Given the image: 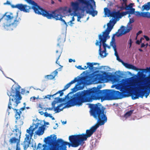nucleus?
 I'll return each instance as SVG.
<instances>
[{
  "mask_svg": "<svg viewBox=\"0 0 150 150\" xmlns=\"http://www.w3.org/2000/svg\"><path fill=\"white\" fill-rule=\"evenodd\" d=\"M150 9V3L148 2L145 4L142 7V11L144 10L148 11Z\"/></svg>",
  "mask_w": 150,
  "mask_h": 150,
  "instance_id": "obj_23",
  "label": "nucleus"
},
{
  "mask_svg": "<svg viewBox=\"0 0 150 150\" xmlns=\"http://www.w3.org/2000/svg\"><path fill=\"white\" fill-rule=\"evenodd\" d=\"M31 127V126L28 129L26 130L27 133H28L29 134L26 135V137L24 142V146L25 148H28L29 147V144L30 143V140L29 139V136L30 137L33 136V132L35 129L34 128L32 129Z\"/></svg>",
  "mask_w": 150,
  "mask_h": 150,
  "instance_id": "obj_11",
  "label": "nucleus"
},
{
  "mask_svg": "<svg viewBox=\"0 0 150 150\" xmlns=\"http://www.w3.org/2000/svg\"><path fill=\"white\" fill-rule=\"evenodd\" d=\"M142 33V31L141 30H139L138 31V33H137V36H138V35H139V34H141V33Z\"/></svg>",
  "mask_w": 150,
  "mask_h": 150,
  "instance_id": "obj_48",
  "label": "nucleus"
},
{
  "mask_svg": "<svg viewBox=\"0 0 150 150\" xmlns=\"http://www.w3.org/2000/svg\"><path fill=\"white\" fill-rule=\"evenodd\" d=\"M36 98L35 96L32 97L30 98V99L31 100L33 99V100H35L36 99Z\"/></svg>",
  "mask_w": 150,
  "mask_h": 150,
  "instance_id": "obj_56",
  "label": "nucleus"
},
{
  "mask_svg": "<svg viewBox=\"0 0 150 150\" xmlns=\"http://www.w3.org/2000/svg\"><path fill=\"white\" fill-rule=\"evenodd\" d=\"M116 23V20L112 18L110 21L109 23L107 24V27L106 29L103 32V34L108 36L109 35L110 32L112 29L113 26Z\"/></svg>",
  "mask_w": 150,
  "mask_h": 150,
  "instance_id": "obj_16",
  "label": "nucleus"
},
{
  "mask_svg": "<svg viewBox=\"0 0 150 150\" xmlns=\"http://www.w3.org/2000/svg\"><path fill=\"white\" fill-rule=\"evenodd\" d=\"M57 103L56 101L55 100L52 103V107H53V108H54L55 107V104Z\"/></svg>",
  "mask_w": 150,
  "mask_h": 150,
  "instance_id": "obj_38",
  "label": "nucleus"
},
{
  "mask_svg": "<svg viewBox=\"0 0 150 150\" xmlns=\"http://www.w3.org/2000/svg\"><path fill=\"white\" fill-rule=\"evenodd\" d=\"M145 45L144 44V43H142L141 44V47H145Z\"/></svg>",
  "mask_w": 150,
  "mask_h": 150,
  "instance_id": "obj_54",
  "label": "nucleus"
},
{
  "mask_svg": "<svg viewBox=\"0 0 150 150\" xmlns=\"http://www.w3.org/2000/svg\"><path fill=\"white\" fill-rule=\"evenodd\" d=\"M8 13V12H6L0 19V26H3L6 30L10 28L11 25L16 26L19 23L21 20L18 17L17 14L14 15L12 13L7 15Z\"/></svg>",
  "mask_w": 150,
  "mask_h": 150,
  "instance_id": "obj_5",
  "label": "nucleus"
},
{
  "mask_svg": "<svg viewBox=\"0 0 150 150\" xmlns=\"http://www.w3.org/2000/svg\"><path fill=\"white\" fill-rule=\"evenodd\" d=\"M18 130V129H15V131L16 132H17Z\"/></svg>",
  "mask_w": 150,
  "mask_h": 150,
  "instance_id": "obj_64",
  "label": "nucleus"
},
{
  "mask_svg": "<svg viewBox=\"0 0 150 150\" xmlns=\"http://www.w3.org/2000/svg\"><path fill=\"white\" fill-rule=\"evenodd\" d=\"M78 81L79 80L78 79H77V78H75L74 80L71 81L70 82L66 84L64 88L62 90L59 91L56 93H55L52 95H47V96H45V97L44 98H47L50 100V98L51 97H53L54 96L59 93L60 94L59 96H62L64 93L63 92V91H64L66 90L70 86L71 84H73L74 83H75L77 81Z\"/></svg>",
  "mask_w": 150,
  "mask_h": 150,
  "instance_id": "obj_10",
  "label": "nucleus"
},
{
  "mask_svg": "<svg viewBox=\"0 0 150 150\" xmlns=\"http://www.w3.org/2000/svg\"><path fill=\"white\" fill-rule=\"evenodd\" d=\"M14 106H12V108L14 111H16L15 117L16 118V122L18 120H19L21 117V115L22 114L21 110H19L18 109H16L13 108Z\"/></svg>",
  "mask_w": 150,
  "mask_h": 150,
  "instance_id": "obj_18",
  "label": "nucleus"
},
{
  "mask_svg": "<svg viewBox=\"0 0 150 150\" xmlns=\"http://www.w3.org/2000/svg\"><path fill=\"white\" fill-rule=\"evenodd\" d=\"M74 16H73L71 20L69 21V22L72 23V21H74Z\"/></svg>",
  "mask_w": 150,
  "mask_h": 150,
  "instance_id": "obj_46",
  "label": "nucleus"
},
{
  "mask_svg": "<svg viewBox=\"0 0 150 150\" xmlns=\"http://www.w3.org/2000/svg\"><path fill=\"white\" fill-rule=\"evenodd\" d=\"M122 64L126 68L129 69H131L136 71H137L139 70V69L137 68L135 66L131 64L124 62Z\"/></svg>",
  "mask_w": 150,
  "mask_h": 150,
  "instance_id": "obj_20",
  "label": "nucleus"
},
{
  "mask_svg": "<svg viewBox=\"0 0 150 150\" xmlns=\"http://www.w3.org/2000/svg\"><path fill=\"white\" fill-rule=\"evenodd\" d=\"M133 4H134L131 3L128 5H126L125 8H124L123 7H122V10H123L125 9V10L129 11L131 8H132Z\"/></svg>",
  "mask_w": 150,
  "mask_h": 150,
  "instance_id": "obj_25",
  "label": "nucleus"
},
{
  "mask_svg": "<svg viewBox=\"0 0 150 150\" xmlns=\"http://www.w3.org/2000/svg\"><path fill=\"white\" fill-rule=\"evenodd\" d=\"M90 113L91 115L98 120L97 123L91 127L89 129L86 130V133L69 136V139L70 142L64 141L62 139H58L56 141V135H51L45 138L44 141L48 143L52 146L47 149L44 147L42 150H67L66 145L69 147H77L79 145L82 146L86 141L87 138L91 137L96 132L99 125H104L107 121V118L106 112H104V108L100 103L95 104H90Z\"/></svg>",
  "mask_w": 150,
  "mask_h": 150,
  "instance_id": "obj_1",
  "label": "nucleus"
},
{
  "mask_svg": "<svg viewBox=\"0 0 150 150\" xmlns=\"http://www.w3.org/2000/svg\"><path fill=\"white\" fill-rule=\"evenodd\" d=\"M11 6L13 8H16L21 11H23L25 13H29L32 9L31 7L26 4H18L16 5L11 4Z\"/></svg>",
  "mask_w": 150,
  "mask_h": 150,
  "instance_id": "obj_13",
  "label": "nucleus"
},
{
  "mask_svg": "<svg viewBox=\"0 0 150 150\" xmlns=\"http://www.w3.org/2000/svg\"><path fill=\"white\" fill-rule=\"evenodd\" d=\"M128 14H129L128 11L122 12L120 13V18L122 16L126 15Z\"/></svg>",
  "mask_w": 150,
  "mask_h": 150,
  "instance_id": "obj_35",
  "label": "nucleus"
},
{
  "mask_svg": "<svg viewBox=\"0 0 150 150\" xmlns=\"http://www.w3.org/2000/svg\"><path fill=\"white\" fill-rule=\"evenodd\" d=\"M100 88L94 87L89 90H84L78 92L71 97L70 99L68 101L67 105L60 109V107L64 105V103H61L54 108V110L55 111V113H58L67 107L75 105L81 106L83 103L97 98L103 100L116 99L114 90H100Z\"/></svg>",
  "mask_w": 150,
  "mask_h": 150,
  "instance_id": "obj_2",
  "label": "nucleus"
},
{
  "mask_svg": "<svg viewBox=\"0 0 150 150\" xmlns=\"http://www.w3.org/2000/svg\"><path fill=\"white\" fill-rule=\"evenodd\" d=\"M76 67L78 69L82 70L83 68L81 67V66L79 65Z\"/></svg>",
  "mask_w": 150,
  "mask_h": 150,
  "instance_id": "obj_42",
  "label": "nucleus"
},
{
  "mask_svg": "<svg viewBox=\"0 0 150 150\" xmlns=\"http://www.w3.org/2000/svg\"><path fill=\"white\" fill-rule=\"evenodd\" d=\"M4 4L11 5V4L10 2L8 1H7L6 3H4Z\"/></svg>",
  "mask_w": 150,
  "mask_h": 150,
  "instance_id": "obj_47",
  "label": "nucleus"
},
{
  "mask_svg": "<svg viewBox=\"0 0 150 150\" xmlns=\"http://www.w3.org/2000/svg\"><path fill=\"white\" fill-rule=\"evenodd\" d=\"M139 70L142 71V72H150V67L149 68L147 67L146 69H139Z\"/></svg>",
  "mask_w": 150,
  "mask_h": 150,
  "instance_id": "obj_30",
  "label": "nucleus"
},
{
  "mask_svg": "<svg viewBox=\"0 0 150 150\" xmlns=\"http://www.w3.org/2000/svg\"><path fill=\"white\" fill-rule=\"evenodd\" d=\"M78 1L81 3L86 6V8L88 9L86 11L87 13L91 15L93 17L97 15V11H96L94 10L93 6L89 1H91L93 2L94 4L95 5V2L94 0H78Z\"/></svg>",
  "mask_w": 150,
  "mask_h": 150,
  "instance_id": "obj_8",
  "label": "nucleus"
},
{
  "mask_svg": "<svg viewBox=\"0 0 150 150\" xmlns=\"http://www.w3.org/2000/svg\"><path fill=\"white\" fill-rule=\"evenodd\" d=\"M41 144L40 143L38 144V146H37V148H39L41 147Z\"/></svg>",
  "mask_w": 150,
  "mask_h": 150,
  "instance_id": "obj_51",
  "label": "nucleus"
},
{
  "mask_svg": "<svg viewBox=\"0 0 150 150\" xmlns=\"http://www.w3.org/2000/svg\"><path fill=\"white\" fill-rule=\"evenodd\" d=\"M141 12H140L138 11L135 12V15L137 16H141Z\"/></svg>",
  "mask_w": 150,
  "mask_h": 150,
  "instance_id": "obj_36",
  "label": "nucleus"
},
{
  "mask_svg": "<svg viewBox=\"0 0 150 150\" xmlns=\"http://www.w3.org/2000/svg\"><path fill=\"white\" fill-rule=\"evenodd\" d=\"M144 37L146 39V41H148L150 39L147 36L144 35Z\"/></svg>",
  "mask_w": 150,
  "mask_h": 150,
  "instance_id": "obj_40",
  "label": "nucleus"
},
{
  "mask_svg": "<svg viewBox=\"0 0 150 150\" xmlns=\"http://www.w3.org/2000/svg\"><path fill=\"white\" fill-rule=\"evenodd\" d=\"M142 39H144V38H142L140 39V40H139V41L140 42V43H141L142 42Z\"/></svg>",
  "mask_w": 150,
  "mask_h": 150,
  "instance_id": "obj_60",
  "label": "nucleus"
},
{
  "mask_svg": "<svg viewBox=\"0 0 150 150\" xmlns=\"http://www.w3.org/2000/svg\"><path fill=\"white\" fill-rule=\"evenodd\" d=\"M129 44L130 45L129 47H130L132 45V39H130L129 40Z\"/></svg>",
  "mask_w": 150,
  "mask_h": 150,
  "instance_id": "obj_44",
  "label": "nucleus"
},
{
  "mask_svg": "<svg viewBox=\"0 0 150 150\" xmlns=\"http://www.w3.org/2000/svg\"><path fill=\"white\" fill-rule=\"evenodd\" d=\"M50 114H48L47 113V112H45L44 113V116L46 117H49L50 115Z\"/></svg>",
  "mask_w": 150,
  "mask_h": 150,
  "instance_id": "obj_39",
  "label": "nucleus"
},
{
  "mask_svg": "<svg viewBox=\"0 0 150 150\" xmlns=\"http://www.w3.org/2000/svg\"><path fill=\"white\" fill-rule=\"evenodd\" d=\"M72 61H73V59H69V62H72Z\"/></svg>",
  "mask_w": 150,
  "mask_h": 150,
  "instance_id": "obj_58",
  "label": "nucleus"
},
{
  "mask_svg": "<svg viewBox=\"0 0 150 150\" xmlns=\"http://www.w3.org/2000/svg\"><path fill=\"white\" fill-rule=\"evenodd\" d=\"M28 3L33 5V9L35 13L42 15L48 19H54L56 20L57 16L59 15L58 13L59 10L53 11H47L40 7L38 4L33 0H24Z\"/></svg>",
  "mask_w": 150,
  "mask_h": 150,
  "instance_id": "obj_4",
  "label": "nucleus"
},
{
  "mask_svg": "<svg viewBox=\"0 0 150 150\" xmlns=\"http://www.w3.org/2000/svg\"><path fill=\"white\" fill-rule=\"evenodd\" d=\"M39 113L41 115H43V114H44V112L42 111H40L39 112Z\"/></svg>",
  "mask_w": 150,
  "mask_h": 150,
  "instance_id": "obj_57",
  "label": "nucleus"
},
{
  "mask_svg": "<svg viewBox=\"0 0 150 150\" xmlns=\"http://www.w3.org/2000/svg\"><path fill=\"white\" fill-rule=\"evenodd\" d=\"M127 0H125V1L123 2L122 3V6L120 7V8L121 10H122V7H123L124 8H125L127 5Z\"/></svg>",
  "mask_w": 150,
  "mask_h": 150,
  "instance_id": "obj_33",
  "label": "nucleus"
},
{
  "mask_svg": "<svg viewBox=\"0 0 150 150\" xmlns=\"http://www.w3.org/2000/svg\"><path fill=\"white\" fill-rule=\"evenodd\" d=\"M134 22V20L133 18L129 19V22L128 23L127 27L125 28L124 26H122L121 27V29L120 30V33L117 34V36L119 37L122 35L125 34L129 33L130 30L132 29V25L131 23Z\"/></svg>",
  "mask_w": 150,
  "mask_h": 150,
  "instance_id": "obj_9",
  "label": "nucleus"
},
{
  "mask_svg": "<svg viewBox=\"0 0 150 150\" xmlns=\"http://www.w3.org/2000/svg\"><path fill=\"white\" fill-rule=\"evenodd\" d=\"M71 5L72 10L74 12L77 11L79 9V4L78 2H72L71 3Z\"/></svg>",
  "mask_w": 150,
  "mask_h": 150,
  "instance_id": "obj_19",
  "label": "nucleus"
},
{
  "mask_svg": "<svg viewBox=\"0 0 150 150\" xmlns=\"http://www.w3.org/2000/svg\"><path fill=\"white\" fill-rule=\"evenodd\" d=\"M133 111L134 110H131L126 112L124 115V117H128L130 116L132 113Z\"/></svg>",
  "mask_w": 150,
  "mask_h": 150,
  "instance_id": "obj_27",
  "label": "nucleus"
},
{
  "mask_svg": "<svg viewBox=\"0 0 150 150\" xmlns=\"http://www.w3.org/2000/svg\"><path fill=\"white\" fill-rule=\"evenodd\" d=\"M92 63H93V65H96L97 64V63H94V62H92Z\"/></svg>",
  "mask_w": 150,
  "mask_h": 150,
  "instance_id": "obj_61",
  "label": "nucleus"
},
{
  "mask_svg": "<svg viewBox=\"0 0 150 150\" xmlns=\"http://www.w3.org/2000/svg\"><path fill=\"white\" fill-rule=\"evenodd\" d=\"M16 150H21V149L19 147H18L17 146Z\"/></svg>",
  "mask_w": 150,
  "mask_h": 150,
  "instance_id": "obj_59",
  "label": "nucleus"
},
{
  "mask_svg": "<svg viewBox=\"0 0 150 150\" xmlns=\"http://www.w3.org/2000/svg\"><path fill=\"white\" fill-rule=\"evenodd\" d=\"M54 74L55 76L57 74L58 72L56 70H55L54 72Z\"/></svg>",
  "mask_w": 150,
  "mask_h": 150,
  "instance_id": "obj_53",
  "label": "nucleus"
},
{
  "mask_svg": "<svg viewBox=\"0 0 150 150\" xmlns=\"http://www.w3.org/2000/svg\"><path fill=\"white\" fill-rule=\"evenodd\" d=\"M58 41L59 42V43L57 44V46L59 48L60 51L59 52L58 50H56L55 56L57 57V60L56 62V63L59 64V62H58V61L59 59V57L61 56L62 50V47H61V46L62 45V44L61 43H63L65 42V38L64 37L63 38L61 37L60 38L58 39Z\"/></svg>",
  "mask_w": 150,
  "mask_h": 150,
  "instance_id": "obj_15",
  "label": "nucleus"
},
{
  "mask_svg": "<svg viewBox=\"0 0 150 150\" xmlns=\"http://www.w3.org/2000/svg\"><path fill=\"white\" fill-rule=\"evenodd\" d=\"M139 51L140 52H142L143 51V50L142 49H139Z\"/></svg>",
  "mask_w": 150,
  "mask_h": 150,
  "instance_id": "obj_63",
  "label": "nucleus"
},
{
  "mask_svg": "<svg viewBox=\"0 0 150 150\" xmlns=\"http://www.w3.org/2000/svg\"><path fill=\"white\" fill-rule=\"evenodd\" d=\"M110 36L100 34L98 35V38L100 41L96 40V45L99 46V54L102 58L105 57L108 54L106 53V47L108 45L105 43L107 40L110 38Z\"/></svg>",
  "mask_w": 150,
  "mask_h": 150,
  "instance_id": "obj_7",
  "label": "nucleus"
},
{
  "mask_svg": "<svg viewBox=\"0 0 150 150\" xmlns=\"http://www.w3.org/2000/svg\"><path fill=\"white\" fill-rule=\"evenodd\" d=\"M110 45L113 47L114 50L116 49V43L114 41H113L112 40V41L110 42Z\"/></svg>",
  "mask_w": 150,
  "mask_h": 150,
  "instance_id": "obj_31",
  "label": "nucleus"
},
{
  "mask_svg": "<svg viewBox=\"0 0 150 150\" xmlns=\"http://www.w3.org/2000/svg\"><path fill=\"white\" fill-rule=\"evenodd\" d=\"M55 77V76H53L52 75H47L45 76V78L47 80H52Z\"/></svg>",
  "mask_w": 150,
  "mask_h": 150,
  "instance_id": "obj_29",
  "label": "nucleus"
},
{
  "mask_svg": "<svg viewBox=\"0 0 150 150\" xmlns=\"http://www.w3.org/2000/svg\"><path fill=\"white\" fill-rule=\"evenodd\" d=\"M25 108V106L24 105L23 107L21 108L19 110H21V111H23L24 110Z\"/></svg>",
  "mask_w": 150,
  "mask_h": 150,
  "instance_id": "obj_43",
  "label": "nucleus"
},
{
  "mask_svg": "<svg viewBox=\"0 0 150 150\" xmlns=\"http://www.w3.org/2000/svg\"><path fill=\"white\" fill-rule=\"evenodd\" d=\"M135 9L132 7V8H131L129 11H128L129 13V14H133L135 12Z\"/></svg>",
  "mask_w": 150,
  "mask_h": 150,
  "instance_id": "obj_34",
  "label": "nucleus"
},
{
  "mask_svg": "<svg viewBox=\"0 0 150 150\" xmlns=\"http://www.w3.org/2000/svg\"><path fill=\"white\" fill-rule=\"evenodd\" d=\"M88 78L90 81L95 83H100L102 81V75L93 72L89 75Z\"/></svg>",
  "mask_w": 150,
  "mask_h": 150,
  "instance_id": "obj_12",
  "label": "nucleus"
},
{
  "mask_svg": "<svg viewBox=\"0 0 150 150\" xmlns=\"http://www.w3.org/2000/svg\"><path fill=\"white\" fill-rule=\"evenodd\" d=\"M44 132V129L42 127H39L38 130L36 132V134L40 136L42 135Z\"/></svg>",
  "mask_w": 150,
  "mask_h": 150,
  "instance_id": "obj_24",
  "label": "nucleus"
},
{
  "mask_svg": "<svg viewBox=\"0 0 150 150\" xmlns=\"http://www.w3.org/2000/svg\"><path fill=\"white\" fill-rule=\"evenodd\" d=\"M114 50L115 51V55L116 56V57H117V56H118V54L117 53V49H114Z\"/></svg>",
  "mask_w": 150,
  "mask_h": 150,
  "instance_id": "obj_41",
  "label": "nucleus"
},
{
  "mask_svg": "<svg viewBox=\"0 0 150 150\" xmlns=\"http://www.w3.org/2000/svg\"><path fill=\"white\" fill-rule=\"evenodd\" d=\"M67 122L66 121L65 122L63 121V122H62V124H65Z\"/></svg>",
  "mask_w": 150,
  "mask_h": 150,
  "instance_id": "obj_62",
  "label": "nucleus"
},
{
  "mask_svg": "<svg viewBox=\"0 0 150 150\" xmlns=\"http://www.w3.org/2000/svg\"><path fill=\"white\" fill-rule=\"evenodd\" d=\"M58 13L59 15L57 16L56 18V20H60L63 22L64 24L66 25V26H67V23L64 20L62 19L63 16L62 14V13L61 11V10H59V12Z\"/></svg>",
  "mask_w": 150,
  "mask_h": 150,
  "instance_id": "obj_21",
  "label": "nucleus"
},
{
  "mask_svg": "<svg viewBox=\"0 0 150 150\" xmlns=\"http://www.w3.org/2000/svg\"><path fill=\"white\" fill-rule=\"evenodd\" d=\"M116 57L117 58V59L118 61L119 62H121L122 64H123V63L124 62L122 59H120V58L119 57V56H117V57Z\"/></svg>",
  "mask_w": 150,
  "mask_h": 150,
  "instance_id": "obj_37",
  "label": "nucleus"
},
{
  "mask_svg": "<svg viewBox=\"0 0 150 150\" xmlns=\"http://www.w3.org/2000/svg\"><path fill=\"white\" fill-rule=\"evenodd\" d=\"M136 43L137 44L139 45L141 43L139 41V40H137L136 41Z\"/></svg>",
  "mask_w": 150,
  "mask_h": 150,
  "instance_id": "obj_55",
  "label": "nucleus"
},
{
  "mask_svg": "<svg viewBox=\"0 0 150 150\" xmlns=\"http://www.w3.org/2000/svg\"><path fill=\"white\" fill-rule=\"evenodd\" d=\"M21 87L18 86L16 87L14 89L11 88V91H8L7 94L9 96H12L13 98H10L8 103L7 111L8 114L10 113L8 111L9 110L12 108V106L15 108L17 106L19 103H20V100L21 99L22 97L20 94V89Z\"/></svg>",
  "mask_w": 150,
  "mask_h": 150,
  "instance_id": "obj_6",
  "label": "nucleus"
},
{
  "mask_svg": "<svg viewBox=\"0 0 150 150\" xmlns=\"http://www.w3.org/2000/svg\"><path fill=\"white\" fill-rule=\"evenodd\" d=\"M149 12H141V16L149 18Z\"/></svg>",
  "mask_w": 150,
  "mask_h": 150,
  "instance_id": "obj_28",
  "label": "nucleus"
},
{
  "mask_svg": "<svg viewBox=\"0 0 150 150\" xmlns=\"http://www.w3.org/2000/svg\"><path fill=\"white\" fill-rule=\"evenodd\" d=\"M82 68H83L82 70H85V69H87L88 68V66H84V67H82Z\"/></svg>",
  "mask_w": 150,
  "mask_h": 150,
  "instance_id": "obj_52",
  "label": "nucleus"
},
{
  "mask_svg": "<svg viewBox=\"0 0 150 150\" xmlns=\"http://www.w3.org/2000/svg\"><path fill=\"white\" fill-rule=\"evenodd\" d=\"M25 91L24 89H22L21 91V93L23 94H24L25 93Z\"/></svg>",
  "mask_w": 150,
  "mask_h": 150,
  "instance_id": "obj_49",
  "label": "nucleus"
},
{
  "mask_svg": "<svg viewBox=\"0 0 150 150\" xmlns=\"http://www.w3.org/2000/svg\"><path fill=\"white\" fill-rule=\"evenodd\" d=\"M54 108L53 107H52L51 108H47V109L48 110H52Z\"/></svg>",
  "mask_w": 150,
  "mask_h": 150,
  "instance_id": "obj_50",
  "label": "nucleus"
},
{
  "mask_svg": "<svg viewBox=\"0 0 150 150\" xmlns=\"http://www.w3.org/2000/svg\"><path fill=\"white\" fill-rule=\"evenodd\" d=\"M86 64L88 66V67L90 71H93V70L94 68L93 63H92L88 62Z\"/></svg>",
  "mask_w": 150,
  "mask_h": 150,
  "instance_id": "obj_26",
  "label": "nucleus"
},
{
  "mask_svg": "<svg viewBox=\"0 0 150 150\" xmlns=\"http://www.w3.org/2000/svg\"><path fill=\"white\" fill-rule=\"evenodd\" d=\"M120 91H114L116 99H121L127 96V94L132 92V98L133 100L141 98L144 96L146 98L149 95L150 90V77L139 78L136 82H124L120 85Z\"/></svg>",
  "mask_w": 150,
  "mask_h": 150,
  "instance_id": "obj_3",
  "label": "nucleus"
},
{
  "mask_svg": "<svg viewBox=\"0 0 150 150\" xmlns=\"http://www.w3.org/2000/svg\"><path fill=\"white\" fill-rule=\"evenodd\" d=\"M78 84L76 85L73 88L71 89V92L69 93L68 94L65 96V97L63 98H60L59 97L55 98H54L55 100L58 103V102H62L64 101L66 99H69L70 98L69 96V94L76 92L77 90V86Z\"/></svg>",
  "mask_w": 150,
  "mask_h": 150,
  "instance_id": "obj_17",
  "label": "nucleus"
},
{
  "mask_svg": "<svg viewBox=\"0 0 150 150\" xmlns=\"http://www.w3.org/2000/svg\"><path fill=\"white\" fill-rule=\"evenodd\" d=\"M74 16H76L77 17V21H78L81 22V21H80V20L81 18H82L83 17V15H78L77 14H76L74 15Z\"/></svg>",
  "mask_w": 150,
  "mask_h": 150,
  "instance_id": "obj_32",
  "label": "nucleus"
},
{
  "mask_svg": "<svg viewBox=\"0 0 150 150\" xmlns=\"http://www.w3.org/2000/svg\"><path fill=\"white\" fill-rule=\"evenodd\" d=\"M104 12L105 14L107 16H110L113 18L115 20V19L120 18V13L119 11H116L115 10L111 11L107 8H104Z\"/></svg>",
  "mask_w": 150,
  "mask_h": 150,
  "instance_id": "obj_14",
  "label": "nucleus"
},
{
  "mask_svg": "<svg viewBox=\"0 0 150 150\" xmlns=\"http://www.w3.org/2000/svg\"><path fill=\"white\" fill-rule=\"evenodd\" d=\"M20 135H19V139H18L17 138H16L15 137H13L10 139L9 140V142L10 144H14L16 143H17V144L19 143L20 142Z\"/></svg>",
  "mask_w": 150,
  "mask_h": 150,
  "instance_id": "obj_22",
  "label": "nucleus"
},
{
  "mask_svg": "<svg viewBox=\"0 0 150 150\" xmlns=\"http://www.w3.org/2000/svg\"><path fill=\"white\" fill-rule=\"evenodd\" d=\"M49 117H50V118H52V120H55V119L54 117H53L50 114Z\"/></svg>",
  "mask_w": 150,
  "mask_h": 150,
  "instance_id": "obj_45",
  "label": "nucleus"
}]
</instances>
